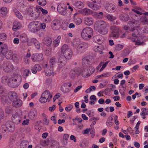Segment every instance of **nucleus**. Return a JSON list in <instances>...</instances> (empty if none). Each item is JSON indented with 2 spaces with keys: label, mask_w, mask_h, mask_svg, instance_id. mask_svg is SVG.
<instances>
[{
  "label": "nucleus",
  "mask_w": 148,
  "mask_h": 148,
  "mask_svg": "<svg viewBox=\"0 0 148 148\" xmlns=\"http://www.w3.org/2000/svg\"><path fill=\"white\" fill-rule=\"evenodd\" d=\"M37 2L38 4L41 6H44L46 4L45 0H37Z\"/></svg>",
  "instance_id": "nucleus-45"
},
{
  "label": "nucleus",
  "mask_w": 148,
  "mask_h": 148,
  "mask_svg": "<svg viewBox=\"0 0 148 148\" xmlns=\"http://www.w3.org/2000/svg\"><path fill=\"white\" fill-rule=\"evenodd\" d=\"M69 135L68 134H65L64 135L63 138L64 140H67L69 138Z\"/></svg>",
  "instance_id": "nucleus-61"
},
{
  "label": "nucleus",
  "mask_w": 148,
  "mask_h": 148,
  "mask_svg": "<svg viewBox=\"0 0 148 148\" xmlns=\"http://www.w3.org/2000/svg\"><path fill=\"white\" fill-rule=\"evenodd\" d=\"M50 67H53V65L56 63V59L54 58H52L50 59L49 61Z\"/></svg>",
  "instance_id": "nucleus-46"
},
{
  "label": "nucleus",
  "mask_w": 148,
  "mask_h": 148,
  "mask_svg": "<svg viewBox=\"0 0 148 148\" xmlns=\"http://www.w3.org/2000/svg\"><path fill=\"white\" fill-rule=\"evenodd\" d=\"M108 62H104V63H103V64H102V67L99 71V72H101L105 69V68L107 66V65L108 63Z\"/></svg>",
  "instance_id": "nucleus-53"
},
{
  "label": "nucleus",
  "mask_w": 148,
  "mask_h": 148,
  "mask_svg": "<svg viewBox=\"0 0 148 148\" xmlns=\"http://www.w3.org/2000/svg\"><path fill=\"white\" fill-rule=\"evenodd\" d=\"M5 57L8 59L10 60L13 59L14 57L16 56V55H12V52L11 50H9L6 51Z\"/></svg>",
  "instance_id": "nucleus-26"
},
{
  "label": "nucleus",
  "mask_w": 148,
  "mask_h": 148,
  "mask_svg": "<svg viewBox=\"0 0 148 148\" xmlns=\"http://www.w3.org/2000/svg\"><path fill=\"white\" fill-rule=\"evenodd\" d=\"M88 45L85 42H82L77 47V51L79 53L83 52L84 50L87 48Z\"/></svg>",
  "instance_id": "nucleus-12"
},
{
  "label": "nucleus",
  "mask_w": 148,
  "mask_h": 148,
  "mask_svg": "<svg viewBox=\"0 0 148 148\" xmlns=\"http://www.w3.org/2000/svg\"><path fill=\"white\" fill-rule=\"evenodd\" d=\"M93 34L92 29L89 27H86L82 30L81 32L82 38L85 40L90 39Z\"/></svg>",
  "instance_id": "nucleus-3"
},
{
  "label": "nucleus",
  "mask_w": 148,
  "mask_h": 148,
  "mask_svg": "<svg viewBox=\"0 0 148 148\" xmlns=\"http://www.w3.org/2000/svg\"><path fill=\"white\" fill-rule=\"evenodd\" d=\"M34 69L38 71H40L41 70V67L38 64H36L35 65Z\"/></svg>",
  "instance_id": "nucleus-57"
},
{
  "label": "nucleus",
  "mask_w": 148,
  "mask_h": 148,
  "mask_svg": "<svg viewBox=\"0 0 148 148\" xmlns=\"http://www.w3.org/2000/svg\"><path fill=\"white\" fill-rule=\"evenodd\" d=\"M80 13L84 15H89L92 14L93 11L89 9L85 8L82 9L79 11Z\"/></svg>",
  "instance_id": "nucleus-22"
},
{
  "label": "nucleus",
  "mask_w": 148,
  "mask_h": 148,
  "mask_svg": "<svg viewBox=\"0 0 148 148\" xmlns=\"http://www.w3.org/2000/svg\"><path fill=\"white\" fill-rule=\"evenodd\" d=\"M42 115L43 117V121L45 124L47 125L49 123V120L47 119L46 115L45 113H43Z\"/></svg>",
  "instance_id": "nucleus-42"
},
{
  "label": "nucleus",
  "mask_w": 148,
  "mask_h": 148,
  "mask_svg": "<svg viewBox=\"0 0 148 148\" xmlns=\"http://www.w3.org/2000/svg\"><path fill=\"white\" fill-rule=\"evenodd\" d=\"M6 126V128L10 132H12L14 130V126L13 123L10 121H8L6 124L5 126L3 125L1 126V129L3 130Z\"/></svg>",
  "instance_id": "nucleus-10"
},
{
  "label": "nucleus",
  "mask_w": 148,
  "mask_h": 148,
  "mask_svg": "<svg viewBox=\"0 0 148 148\" xmlns=\"http://www.w3.org/2000/svg\"><path fill=\"white\" fill-rule=\"evenodd\" d=\"M71 140H73L74 142H76L77 140L76 139V138L75 136L73 135H71L70 137Z\"/></svg>",
  "instance_id": "nucleus-64"
},
{
  "label": "nucleus",
  "mask_w": 148,
  "mask_h": 148,
  "mask_svg": "<svg viewBox=\"0 0 148 148\" xmlns=\"http://www.w3.org/2000/svg\"><path fill=\"white\" fill-rule=\"evenodd\" d=\"M99 36H94L93 38L94 41L96 42H100L101 40L99 38Z\"/></svg>",
  "instance_id": "nucleus-50"
},
{
  "label": "nucleus",
  "mask_w": 148,
  "mask_h": 148,
  "mask_svg": "<svg viewBox=\"0 0 148 148\" xmlns=\"http://www.w3.org/2000/svg\"><path fill=\"white\" fill-rule=\"evenodd\" d=\"M3 71L6 73L10 72L13 69L14 66L9 61H5L3 62L2 65Z\"/></svg>",
  "instance_id": "nucleus-9"
},
{
  "label": "nucleus",
  "mask_w": 148,
  "mask_h": 148,
  "mask_svg": "<svg viewBox=\"0 0 148 148\" xmlns=\"http://www.w3.org/2000/svg\"><path fill=\"white\" fill-rule=\"evenodd\" d=\"M37 112L35 109H32L29 112L28 116L29 118L32 119H34L37 116Z\"/></svg>",
  "instance_id": "nucleus-23"
},
{
  "label": "nucleus",
  "mask_w": 148,
  "mask_h": 148,
  "mask_svg": "<svg viewBox=\"0 0 148 148\" xmlns=\"http://www.w3.org/2000/svg\"><path fill=\"white\" fill-rule=\"evenodd\" d=\"M61 53L64 57L67 59H70L72 56V50L66 45H63L61 47Z\"/></svg>",
  "instance_id": "nucleus-4"
},
{
  "label": "nucleus",
  "mask_w": 148,
  "mask_h": 148,
  "mask_svg": "<svg viewBox=\"0 0 148 148\" xmlns=\"http://www.w3.org/2000/svg\"><path fill=\"white\" fill-rule=\"evenodd\" d=\"M112 120L113 118L111 116H110L108 118L106 122V125L107 126L111 127L113 125V123L112 122Z\"/></svg>",
  "instance_id": "nucleus-37"
},
{
  "label": "nucleus",
  "mask_w": 148,
  "mask_h": 148,
  "mask_svg": "<svg viewBox=\"0 0 148 148\" xmlns=\"http://www.w3.org/2000/svg\"><path fill=\"white\" fill-rule=\"evenodd\" d=\"M43 59L42 54H33L32 56V60L34 62H37L41 61Z\"/></svg>",
  "instance_id": "nucleus-13"
},
{
  "label": "nucleus",
  "mask_w": 148,
  "mask_h": 148,
  "mask_svg": "<svg viewBox=\"0 0 148 148\" xmlns=\"http://www.w3.org/2000/svg\"><path fill=\"white\" fill-rule=\"evenodd\" d=\"M75 70H74V69H72L70 72V75H71L73 77H74L75 75H76L75 74Z\"/></svg>",
  "instance_id": "nucleus-59"
},
{
  "label": "nucleus",
  "mask_w": 148,
  "mask_h": 148,
  "mask_svg": "<svg viewBox=\"0 0 148 148\" xmlns=\"http://www.w3.org/2000/svg\"><path fill=\"white\" fill-rule=\"evenodd\" d=\"M12 110L9 108H7L5 109V112L6 113L9 114L11 113Z\"/></svg>",
  "instance_id": "nucleus-62"
},
{
  "label": "nucleus",
  "mask_w": 148,
  "mask_h": 148,
  "mask_svg": "<svg viewBox=\"0 0 148 148\" xmlns=\"http://www.w3.org/2000/svg\"><path fill=\"white\" fill-rule=\"evenodd\" d=\"M56 108V106L55 105H54L52 106L51 107H50L49 108V110L50 111H53Z\"/></svg>",
  "instance_id": "nucleus-60"
},
{
  "label": "nucleus",
  "mask_w": 148,
  "mask_h": 148,
  "mask_svg": "<svg viewBox=\"0 0 148 148\" xmlns=\"http://www.w3.org/2000/svg\"><path fill=\"white\" fill-rule=\"evenodd\" d=\"M12 105L15 107H21L22 105V101L20 99H16L12 101Z\"/></svg>",
  "instance_id": "nucleus-20"
},
{
  "label": "nucleus",
  "mask_w": 148,
  "mask_h": 148,
  "mask_svg": "<svg viewBox=\"0 0 148 148\" xmlns=\"http://www.w3.org/2000/svg\"><path fill=\"white\" fill-rule=\"evenodd\" d=\"M29 30L35 33L38 32L40 29V23L37 21H33L30 22L28 25Z\"/></svg>",
  "instance_id": "nucleus-6"
},
{
  "label": "nucleus",
  "mask_w": 148,
  "mask_h": 148,
  "mask_svg": "<svg viewBox=\"0 0 148 148\" xmlns=\"http://www.w3.org/2000/svg\"><path fill=\"white\" fill-rule=\"evenodd\" d=\"M73 108V106L72 105L70 104L65 108V110L67 112L70 111Z\"/></svg>",
  "instance_id": "nucleus-54"
},
{
  "label": "nucleus",
  "mask_w": 148,
  "mask_h": 148,
  "mask_svg": "<svg viewBox=\"0 0 148 148\" xmlns=\"http://www.w3.org/2000/svg\"><path fill=\"white\" fill-rule=\"evenodd\" d=\"M44 21L46 22H49L51 21V18L50 16L49 15H46L44 18Z\"/></svg>",
  "instance_id": "nucleus-49"
},
{
  "label": "nucleus",
  "mask_w": 148,
  "mask_h": 148,
  "mask_svg": "<svg viewBox=\"0 0 148 148\" xmlns=\"http://www.w3.org/2000/svg\"><path fill=\"white\" fill-rule=\"evenodd\" d=\"M29 144L28 141L27 140H23L20 143V146L21 148H27Z\"/></svg>",
  "instance_id": "nucleus-29"
},
{
  "label": "nucleus",
  "mask_w": 148,
  "mask_h": 148,
  "mask_svg": "<svg viewBox=\"0 0 148 148\" xmlns=\"http://www.w3.org/2000/svg\"><path fill=\"white\" fill-rule=\"evenodd\" d=\"M41 145L43 146H45L48 145L49 144V140L48 139L46 140H41L40 142Z\"/></svg>",
  "instance_id": "nucleus-39"
},
{
  "label": "nucleus",
  "mask_w": 148,
  "mask_h": 148,
  "mask_svg": "<svg viewBox=\"0 0 148 148\" xmlns=\"http://www.w3.org/2000/svg\"><path fill=\"white\" fill-rule=\"evenodd\" d=\"M21 27V24L20 23H15L12 27V29L14 31L19 29Z\"/></svg>",
  "instance_id": "nucleus-33"
},
{
  "label": "nucleus",
  "mask_w": 148,
  "mask_h": 148,
  "mask_svg": "<svg viewBox=\"0 0 148 148\" xmlns=\"http://www.w3.org/2000/svg\"><path fill=\"white\" fill-rule=\"evenodd\" d=\"M20 40L22 42H24L27 41V38L26 34H23L20 35Z\"/></svg>",
  "instance_id": "nucleus-35"
},
{
  "label": "nucleus",
  "mask_w": 148,
  "mask_h": 148,
  "mask_svg": "<svg viewBox=\"0 0 148 148\" xmlns=\"http://www.w3.org/2000/svg\"><path fill=\"white\" fill-rule=\"evenodd\" d=\"M107 18L110 21H112L116 19V17L113 16L112 15L108 14L106 16Z\"/></svg>",
  "instance_id": "nucleus-44"
},
{
  "label": "nucleus",
  "mask_w": 148,
  "mask_h": 148,
  "mask_svg": "<svg viewBox=\"0 0 148 148\" xmlns=\"http://www.w3.org/2000/svg\"><path fill=\"white\" fill-rule=\"evenodd\" d=\"M38 8L39 10L40 9L42 13L44 14H46L48 13V11L47 10L43 9L42 7L40 6H38Z\"/></svg>",
  "instance_id": "nucleus-51"
},
{
  "label": "nucleus",
  "mask_w": 148,
  "mask_h": 148,
  "mask_svg": "<svg viewBox=\"0 0 148 148\" xmlns=\"http://www.w3.org/2000/svg\"><path fill=\"white\" fill-rule=\"evenodd\" d=\"M139 66L138 65H136L132 68V70L133 71H136L138 69Z\"/></svg>",
  "instance_id": "nucleus-63"
},
{
  "label": "nucleus",
  "mask_w": 148,
  "mask_h": 148,
  "mask_svg": "<svg viewBox=\"0 0 148 148\" xmlns=\"http://www.w3.org/2000/svg\"><path fill=\"white\" fill-rule=\"evenodd\" d=\"M66 59L63 56H60L58 59V62L60 63L59 67L60 68L62 67L65 65L66 63Z\"/></svg>",
  "instance_id": "nucleus-24"
},
{
  "label": "nucleus",
  "mask_w": 148,
  "mask_h": 148,
  "mask_svg": "<svg viewBox=\"0 0 148 148\" xmlns=\"http://www.w3.org/2000/svg\"><path fill=\"white\" fill-rule=\"evenodd\" d=\"M52 97V95L49 91L48 90H46L42 94L40 99V101L42 103H45L47 101L49 102Z\"/></svg>",
  "instance_id": "nucleus-7"
},
{
  "label": "nucleus",
  "mask_w": 148,
  "mask_h": 148,
  "mask_svg": "<svg viewBox=\"0 0 148 148\" xmlns=\"http://www.w3.org/2000/svg\"><path fill=\"white\" fill-rule=\"evenodd\" d=\"M108 9L110 10L111 12H114L115 10V6L113 4H111L110 6H108Z\"/></svg>",
  "instance_id": "nucleus-47"
},
{
  "label": "nucleus",
  "mask_w": 148,
  "mask_h": 148,
  "mask_svg": "<svg viewBox=\"0 0 148 148\" xmlns=\"http://www.w3.org/2000/svg\"><path fill=\"white\" fill-rule=\"evenodd\" d=\"M87 5L89 7L92 9L94 10H97L99 9L98 5L96 4H94L92 2L88 3Z\"/></svg>",
  "instance_id": "nucleus-27"
},
{
  "label": "nucleus",
  "mask_w": 148,
  "mask_h": 148,
  "mask_svg": "<svg viewBox=\"0 0 148 148\" xmlns=\"http://www.w3.org/2000/svg\"><path fill=\"white\" fill-rule=\"evenodd\" d=\"M95 15H96L97 18H101L103 17V13L102 12H100L99 13L95 12Z\"/></svg>",
  "instance_id": "nucleus-55"
},
{
  "label": "nucleus",
  "mask_w": 148,
  "mask_h": 148,
  "mask_svg": "<svg viewBox=\"0 0 148 148\" xmlns=\"http://www.w3.org/2000/svg\"><path fill=\"white\" fill-rule=\"evenodd\" d=\"M108 24L105 22L101 20L96 21L94 24V28L102 34H106L108 33V30L107 27Z\"/></svg>",
  "instance_id": "nucleus-1"
},
{
  "label": "nucleus",
  "mask_w": 148,
  "mask_h": 148,
  "mask_svg": "<svg viewBox=\"0 0 148 148\" xmlns=\"http://www.w3.org/2000/svg\"><path fill=\"white\" fill-rule=\"evenodd\" d=\"M65 5L64 4L59 5L58 7L57 10L62 15H64L66 13Z\"/></svg>",
  "instance_id": "nucleus-19"
},
{
  "label": "nucleus",
  "mask_w": 148,
  "mask_h": 148,
  "mask_svg": "<svg viewBox=\"0 0 148 148\" xmlns=\"http://www.w3.org/2000/svg\"><path fill=\"white\" fill-rule=\"evenodd\" d=\"M120 17L122 21H127L129 18L128 15L125 14L121 15Z\"/></svg>",
  "instance_id": "nucleus-38"
},
{
  "label": "nucleus",
  "mask_w": 148,
  "mask_h": 148,
  "mask_svg": "<svg viewBox=\"0 0 148 148\" xmlns=\"http://www.w3.org/2000/svg\"><path fill=\"white\" fill-rule=\"evenodd\" d=\"M8 12V10L5 7H3L0 10V15L2 16L6 15Z\"/></svg>",
  "instance_id": "nucleus-31"
},
{
  "label": "nucleus",
  "mask_w": 148,
  "mask_h": 148,
  "mask_svg": "<svg viewBox=\"0 0 148 148\" xmlns=\"http://www.w3.org/2000/svg\"><path fill=\"white\" fill-rule=\"evenodd\" d=\"M74 69L75 70V72L76 75H79L81 73H82L80 69L79 68H75Z\"/></svg>",
  "instance_id": "nucleus-52"
},
{
  "label": "nucleus",
  "mask_w": 148,
  "mask_h": 148,
  "mask_svg": "<svg viewBox=\"0 0 148 148\" xmlns=\"http://www.w3.org/2000/svg\"><path fill=\"white\" fill-rule=\"evenodd\" d=\"M7 37V35L6 34L2 33L0 34V40L3 41L5 40Z\"/></svg>",
  "instance_id": "nucleus-41"
},
{
  "label": "nucleus",
  "mask_w": 148,
  "mask_h": 148,
  "mask_svg": "<svg viewBox=\"0 0 148 148\" xmlns=\"http://www.w3.org/2000/svg\"><path fill=\"white\" fill-rule=\"evenodd\" d=\"M46 27V24L44 23H40V28H41L42 29H45Z\"/></svg>",
  "instance_id": "nucleus-58"
},
{
  "label": "nucleus",
  "mask_w": 148,
  "mask_h": 148,
  "mask_svg": "<svg viewBox=\"0 0 148 148\" xmlns=\"http://www.w3.org/2000/svg\"><path fill=\"white\" fill-rule=\"evenodd\" d=\"M111 33L110 35V37H113L116 39L119 38L120 34L122 33V31L118 27L113 26L110 27Z\"/></svg>",
  "instance_id": "nucleus-8"
},
{
  "label": "nucleus",
  "mask_w": 148,
  "mask_h": 148,
  "mask_svg": "<svg viewBox=\"0 0 148 148\" xmlns=\"http://www.w3.org/2000/svg\"><path fill=\"white\" fill-rule=\"evenodd\" d=\"M123 45L118 44L115 46V49L117 51H119L123 49Z\"/></svg>",
  "instance_id": "nucleus-48"
},
{
  "label": "nucleus",
  "mask_w": 148,
  "mask_h": 148,
  "mask_svg": "<svg viewBox=\"0 0 148 148\" xmlns=\"http://www.w3.org/2000/svg\"><path fill=\"white\" fill-rule=\"evenodd\" d=\"M7 46L4 44L1 46H0V57L1 59H3L4 57V53L7 50Z\"/></svg>",
  "instance_id": "nucleus-14"
},
{
  "label": "nucleus",
  "mask_w": 148,
  "mask_h": 148,
  "mask_svg": "<svg viewBox=\"0 0 148 148\" xmlns=\"http://www.w3.org/2000/svg\"><path fill=\"white\" fill-rule=\"evenodd\" d=\"M141 112L140 115L142 118L145 119L146 118V116L148 115V108H143L141 109Z\"/></svg>",
  "instance_id": "nucleus-18"
},
{
  "label": "nucleus",
  "mask_w": 148,
  "mask_h": 148,
  "mask_svg": "<svg viewBox=\"0 0 148 148\" xmlns=\"http://www.w3.org/2000/svg\"><path fill=\"white\" fill-rule=\"evenodd\" d=\"M71 85V84L70 82L64 83L62 86L61 88V90L64 92H67L69 91L70 90L67 88V87H70Z\"/></svg>",
  "instance_id": "nucleus-15"
},
{
  "label": "nucleus",
  "mask_w": 148,
  "mask_h": 148,
  "mask_svg": "<svg viewBox=\"0 0 148 148\" xmlns=\"http://www.w3.org/2000/svg\"><path fill=\"white\" fill-rule=\"evenodd\" d=\"M75 5L76 8H82L84 7L83 3L80 1H77L75 4Z\"/></svg>",
  "instance_id": "nucleus-36"
},
{
  "label": "nucleus",
  "mask_w": 148,
  "mask_h": 148,
  "mask_svg": "<svg viewBox=\"0 0 148 148\" xmlns=\"http://www.w3.org/2000/svg\"><path fill=\"white\" fill-rule=\"evenodd\" d=\"M60 39L61 36H58L57 38L53 41V45L55 47H57L59 45Z\"/></svg>",
  "instance_id": "nucleus-34"
},
{
  "label": "nucleus",
  "mask_w": 148,
  "mask_h": 148,
  "mask_svg": "<svg viewBox=\"0 0 148 148\" xmlns=\"http://www.w3.org/2000/svg\"><path fill=\"white\" fill-rule=\"evenodd\" d=\"M13 11L14 12L16 16L20 19L22 20L23 17L21 15V13L17 10L15 8H14L13 9Z\"/></svg>",
  "instance_id": "nucleus-30"
},
{
  "label": "nucleus",
  "mask_w": 148,
  "mask_h": 148,
  "mask_svg": "<svg viewBox=\"0 0 148 148\" xmlns=\"http://www.w3.org/2000/svg\"><path fill=\"white\" fill-rule=\"evenodd\" d=\"M60 21L58 19H55L52 21L51 23V27L53 30L58 29Z\"/></svg>",
  "instance_id": "nucleus-17"
},
{
  "label": "nucleus",
  "mask_w": 148,
  "mask_h": 148,
  "mask_svg": "<svg viewBox=\"0 0 148 148\" xmlns=\"http://www.w3.org/2000/svg\"><path fill=\"white\" fill-rule=\"evenodd\" d=\"M8 97L11 101H13L17 98V94L14 92L10 91L8 93Z\"/></svg>",
  "instance_id": "nucleus-25"
},
{
  "label": "nucleus",
  "mask_w": 148,
  "mask_h": 148,
  "mask_svg": "<svg viewBox=\"0 0 148 148\" xmlns=\"http://www.w3.org/2000/svg\"><path fill=\"white\" fill-rule=\"evenodd\" d=\"M7 93L5 89L2 86L0 87V97H2L6 96Z\"/></svg>",
  "instance_id": "nucleus-32"
},
{
  "label": "nucleus",
  "mask_w": 148,
  "mask_h": 148,
  "mask_svg": "<svg viewBox=\"0 0 148 148\" xmlns=\"http://www.w3.org/2000/svg\"><path fill=\"white\" fill-rule=\"evenodd\" d=\"M22 77L18 74H15L12 76L11 79V84L13 87H16L21 82Z\"/></svg>",
  "instance_id": "nucleus-5"
},
{
  "label": "nucleus",
  "mask_w": 148,
  "mask_h": 148,
  "mask_svg": "<svg viewBox=\"0 0 148 148\" xmlns=\"http://www.w3.org/2000/svg\"><path fill=\"white\" fill-rule=\"evenodd\" d=\"M0 82L1 83L5 85H10L11 79L7 75H4L1 78Z\"/></svg>",
  "instance_id": "nucleus-11"
},
{
  "label": "nucleus",
  "mask_w": 148,
  "mask_h": 148,
  "mask_svg": "<svg viewBox=\"0 0 148 148\" xmlns=\"http://www.w3.org/2000/svg\"><path fill=\"white\" fill-rule=\"evenodd\" d=\"M53 68L50 67V69L47 70L46 72V75L47 76H50L53 73Z\"/></svg>",
  "instance_id": "nucleus-40"
},
{
  "label": "nucleus",
  "mask_w": 148,
  "mask_h": 148,
  "mask_svg": "<svg viewBox=\"0 0 148 148\" xmlns=\"http://www.w3.org/2000/svg\"><path fill=\"white\" fill-rule=\"evenodd\" d=\"M74 22L77 25L80 24L82 23V20L80 18H77L74 20Z\"/></svg>",
  "instance_id": "nucleus-43"
},
{
  "label": "nucleus",
  "mask_w": 148,
  "mask_h": 148,
  "mask_svg": "<svg viewBox=\"0 0 148 148\" xmlns=\"http://www.w3.org/2000/svg\"><path fill=\"white\" fill-rule=\"evenodd\" d=\"M12 118L13 122L17 124H19L21 120V117L18 115L14 114L12 115Z\"/></svg>",
  "instance_id": "nucleus-21"
},
{
  "label": "nucleus",
  "mask_w": 148,
  "mask_h": 148,
  "mask_svg": "<svg viewBox=\"0 0 148 148\" xmlns=\"http://www.w3.org/2000/svg\"><path fill=\"white\" fill-rule=\"evenodd\" d=\"M83 22L85 25L90 26L93 24L94 20L92 17H86L84 18Z\"/></svg>",
  "instance_id": "nucleus-16"
},
{
  "label": "nucleus",
  "mask_w": 148,
  "mask_h": 148,
  "mask_svg": "<svg viewBox=\"0 0 148 148\" xmlns=\"http://www.w3.org/2000/svg\"><path fill=\"white\" fill-rule=\"evenodd\" d=\"M52 42L51 39L49 37H47L45 38L44 41V44L48 46H49L51 45Z\"/></svg>",
  "instance_id": "nucleus-28"
},
{
  "label": "nucleus",
  "mask_w": 148,
  "mask_h": 148,
  "mask_svg": "<svg viewBox=\"0 0 148 148\" xmlns=\"http://www.w3.org/2000/svg\"><path fill=\"white\" fill-rule=\"evenodd\" d=\"M29 74H31V72L29 70L27 69L24 71L23 74L26 77L28 76Z\"/></svg>",
  "instance_id": "nucleus-56"
},
{
  "label": "nucleus",
  "mask_w": 148,
  "mask_h": 148,
  "mask_svg": "<svg viewBox=\"0 0 148 148\" xmlns=\"http://www.w3.org/2000/svg\"><path fill=\"white\" fill-rule=\"evenodd\" d=\"M26 11L29 13V15L34 19H37L40 16V12L38 6L35 7L30 5L26 9Z\"/></svg>",
  "instance_id": "nucleus-2"
}]
</instances>
